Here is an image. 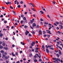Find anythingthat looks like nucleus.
I'll use <instances>...</instances> for the list:
<instances>
[{"instance_id":"f257e3e1","label":"nucleus","mask_w":63,"mask_h":63,"mask_svg":"<svg viewBox=\"0 0 63 63\" xmlns=\"http://www.w3.org/2000/svg\"><path fill=\"white\" fill-rule=\"evenodd\" d=\"M35 44V42L33 41L32 42L31 44V46H33Z\"/></svg>"},{"instance_id":"f03ea898","label":"nucleus","mask_w":63,"mask_h":63,"mask_svg":"<svg viewBox=\"0 0 63 63\" xmlns=\"http://www.w3.org/2000/svg\"><path fill=\"white\" fill-rule=\"evenodd\" d=\"M38 33L39 34L42 35V32L41 30H40L38 32Z\"/></svg>"},{"instance_id":"7ed1b4c3","label":"nucleus","mask_w":63,"mask_h":63,"mask_svg":"<svg viewBox=\"0 0 63 63\" xmlns=\"http://www.w3.org/2000/svg\"><path fill=\"white\" fill-rule=\"evenodd\" d=\"M36 26V24L35 23H33L32 24V27L34 28V27Z\"/></svg>"},{"instance_id":"20e7f679","label":"nucleus","mask_w":63,"mask_h":63,"mask_svg":"<svg viewBox=\"0 0 63 63\" xmlns=\"http://www.w3.org/2000/svg\"><path fill=\"white\" fill-rule=\"evenodd\" d=\"M26 32H25V34L26 35H28V34L29 33V32L27 31V30L26 31Z\"/></svg>"},{"instance_id":"39448f33","label":"nucleus","mask_w":63,"mask_h":63,"mask_svg":"<svg viewBox=\"0 0 63 63\" xmlns=\"http://www.w3.org/2000/svg\"><path fill=\"white\" fill-rule=\"evenodd\" d=\"M2 42L3 43L2 44V46L3 47H5L6 45V44L5 43H4V41H3Z\"/></svg>"},{"instance_id":"423d86ee","label":"nucleus","mask_w":63,"mask_h":63,"mask_svg":"<svg viewBox=\"0 0 63 63\" xmlns=\"http://www.w3.org/2000/svg\"><path fill=\"white\" fill-rule=\"evenodd\" d=\"M3 49L6 50H7L8 49V47H3Z\"/></svg>"},{"instance_id":"0eeeda50","label":"nucleus","mask_w":63,"mask_h":63,"mask_svg":"<svg viewBox=\"0 0 63 63\" xmlns=\"http://www.w3.org/2000/svg\"><path fill=\"white\" fill-rule=\"evenodd\" d=\"M29 4L30 5H32L33 7H35V6L32 3H30Z\"/></svg>"},{"instance_id":"6e6552de","label":"nucleus","mask_w":63,"mask_h":63,"mask_svg":"<svg viewBox=\"0 0 63 63\" xmlns=\"http://www.w3.org/2000/svg\"><path fill=\"white\" fill-rule=\"evenodd\" d=\"M42 48L43 49H45V47L44 46V45H42Z\"/></svg>"},{"instance_id":"1a4fd4ad","label":"nucleus","mask_w":63,"mask_h":63,"mask_svg":"<svg viewBox=\"0 0 63 63\" xmlns=\"http://www.w3.org/2000/svg\"><path fill=\"white\" fill-rule=\"evenodd\" d=\"M46 52L47 53H49V50L47 48H46Z\"/></svg>"},{"instance_id":"9d476101","label":"nucleus","mask_w":63,"mask_h":63,"mask_svg":"<svg viewBox=\"0 0 63 63\" xmlns=\"http://www.w3.org/2000/svg\"><path fill=\"white\" fill-rule=\"evenodd\" d=\"M23 20L24 21H25L27 19L25 17H23Z\"/></svg>"},{"instance_id":"9b49d317","label":"nucleus","mask_w":63,"mask_h":63,"mask_svg":"<svg viewBox=\"0 0 63 63\" xmlns=\"http://www.w3.org/2000/svg\"><path fill=\"white\" fill-rule=\"evenodd\" d=\"M20 16L22 18H23V17H24V15L22 14Z\"/></svg>"},{"instance_id":"f8f14e48","label":"nucleus","mask_w":63,"mask_h":63,"mask_svg":"<svg viewBox=\"0 0 63 63\" xmlns=\"http://www.w3.org/2000/svg\"><path fill=\"white\" fill-rule=\"evenodd\" d=\"M44 24L45 25H47L48 24V23H46V21H45V22L44 23Z\"/></svg>"},{"instance_id":"ddd939ff","label":"nucleus","mask_w":63,"mask_h":63,"mask_svg":"<svg viewBox=\"0 0 63 63\" xmlns=\"http://www.w3.org/2000/svg\"><path fill=\"white\" fill-rule=\"evenodd\" d=\"M40 28L39 26L38 25H37V27H36V28Z\"/></svg>"},{"instance_id":"4468645a","label":"nucleus","mask_w":63,"mask_h":63,"mask_svg":"<svg viewBox=\"0 0 63 63\" xmlns=\"http://www.w3.org/2000/svg\"><path fill=\"white\" fill-rule=\"evenodd\" d=\"M32 34H35V32L33 30L32 31Z\"/></svg>"},{"instance_id":"2eb2a0df","label":"nucleus","mask_w":63,"mask_h":63,"mask_svg":"<svg viewBox=\"0 0 63 63\" xmlns=\"http://www.w3.org/2000/svg\"><path fill=\"white\" fill-rule=\"evenodd\" d=\"M56 56L58 58L59 57V55L58 54H56Z\"/></svg>"},{"instance_id":"dca6fc26","label":"nucleus","mask_w":63,"mask_h":63,"mask_svg":"<svg viewBox=\"0 0 63 63\" xmlns=\"http://www.w3.org/2000/svg\"><path fill=\"white\" fill-rule=\"evenodd\" d=\"M3 36V34L1 33H0V37H2Z\"/></svg>"},{"instance_id":"f3484780","label":"nucleus","mask_w":63,"mask_h":63,"mask_svg":"<svg viewBox=\"0 0 63 63\" xmlns=\"http://www.w3.org/2000/svg\"><path fill=\"white\" fill-rule=\"evenodd\" d=\"M46 32L45 31H43V33L44 34H46Z\"/></svg>"},{"instance_id":"a211bd4d","label":"nucleus","mask_w":63,"mask_h":63,"mask_svg":"<svg viewBox=\"0 0 63 63\" xmlns=\"http://www.w3.org/2000/svg\"><path fill=\"white\" fill-rule=\"evenodd\" d=\"M60 26H61V29H63V26L62 25H60Z\"/></svg>"},{"instance_id":"6ab92c4d","label":"nucleus","mask_w":63,"mask_h":63,"mask_svg":"<svg viewBox=\"0 0 63 63\" xmlns=\"http://www.w3.org/2000/svg\"><path fill=\"white\" fill-rule=\"evenodd\" d=\"M38 61L36 60V59H35V60H34V61L35 62H37Z\"/></svg>"},{"instance_id":"aec40b11","label":"nucleus","mask_w":63,"mask_h":63,"mask_svg":"<svg viewBox=\"0 0 63 63\" xmlns=\"http://www.w3.org/2000/svg\"><path fill=\"white\" fill-rule=\"evenodd\" d=\"M5 2L6 3V5H8L9 4V3H8V2H6V1H5Z\"/></svg>"},{"instance_id":"412c9836","label":"nucleus","mask_w":63,"mask_h":63,"mask_svg":"<svg viewBox=\"0 0 63 63\" xmlns=\"http://www.w3.org/2000/svg\"><path fill=\"white\" fill-rule=\"evenodd\" d=\"M28 35H29V37H31V36H32V35L30 33H29L28 34Z\"/></svg>"},{"instance_id":"4be33fe9","label":"nucleus","mask_w":63,"mask_h":63,"mask_svg":"<svg viewBox=\"0 0 63 63\" xmlns=\"http://www.w3.org/2000/svg\"><path fill=\"white\" fill-rule=\"evenodd\" d=\"M10 7L11 9H13V7L12 6H10Z\"/></svg>"},{"instance_id":"5701e85b","label":"nucleus","mask_w":63,"mask_h":63,"mask_svg":"<svg viewBox=\"0 0 63 63\" xmlns=\"http://www.w3.org/2000/svg\"><path fill=\"white\" fill-rule=\"evenodd\" d=\"M40 12L42 14H43L44 13V12L42 11H40Z\"/></svg>"},{"instance_id":"b1692460","label":"nucleus","mask_w":63,"mask_h":63,"mask_svg":"<svg viewBox=\"0 0 63 63\" xmlns=\"http://www.w3.org/2000/svg\"><path fill=\"white\" fill-rule=\"evenodd\" d=\"M17 7L18 8H20L21 7V6L20 5H17Z\"/></svg>"},{"instance_id":"393cba45","label":"nucleus","mask_w":63,"mask_h":63,"mask_svg":"<svg viewBox=\"0 0 63 63\" xmlns=\"http://www.w3.org/2000/svg\"><path fill=\"white\" fill-rule=\"evenodd\" d=\"M59 54H61V52L60 50H59Z\"/></svg>"},{"instance_id":"a878e982","label":"nucleus","mask_w":63,"mask_h":63,"mask_svg":"<svg viewBox=\"0 0 63 63\" xmlns=\"http://www.w3.org/2000/svg\"><path fill=\"white\" fill-rule=\"evenodd\" d=\"M42 60L41 59H39V61L40 62H41L42 61Z\"/></svg>"},{"instance_id":"bb28decb","label":"nucleus","mask_w":63,"mask_h":63,"mask_svg":"<svg viewBox=\"0 0 63 63\" xmlns=\"http://www.w3.org/2000/svg\"><path fill=\"white\" fill-rule=\"evenodd\" d=\"M58 32L60 34H61V32H60L59 31H58Z\"/></svg>"},{"instance_id":"cd10ccee","label":"nucleus","mask_w":63,"mask_h":63,"mask_svg":"<svg viewBox=\"0 0 63 63\" xmlns=\"http://www.w3.org/2000/svg\"><path fill=\"white\" fill-rule=\"evenodd\" d=\"M55 22L57 23V24L58 25H59V22H57V21H56Z\"/></svg>"},{"instance_id":"c85d7f7f","label":"nucleus","mask_w":63,"mask_h":63,"mask_svg":"<svg viewBox=\"0 0 63 63\" xmlns=\"http://www.w3.org/2000/svg\"><path fill=\"white\" fill-rule=\"evenodd\" d=\"M24 27L25 28H27L28 27V26L26 25H25L24 26Z\"/></svg>"},{"instance_id":"c756f323","label":"nucleus","mask_w":63,"mask_h":63,"mask_svg":"<svg viewBox=\"0 0 63 63\" xmlns=\"http://www.w3.org/2000/svg\"><path fill=\"white\" fill-rule=\"evenodd\" d=\"M57 43L58 44V45H60V42L58 41H57Z\"/></svg>"},{"instance_id":"7c9ffc66","label":"nucleus","mask_w":63,"mask_h":63,"mask_svg":"<svg viewBox=\"0 0 63 63\" xmlns=\"http://www.w3.org/2000/svg\"><path fill=\"white\" fill-rule=\"evenodd\" d=\"M3 48V46H1L0 47V49H2Z\"/></svg>"},{"instance_id":"2f4dec72","label":"nucleus","mask_w":63,"mask_h":63,"mask_svg":"<svg viewBox=\"0 0 63 63\" xmlns=\"http://www.w3.org/2000/svg\"><path fill=\"white\" fill-rule=\"evenodd\" d=\"M23 20H21V24H23Z\"/></svg>"},{"instance_id":"473e14b6","label":"nucleus","mask_w":63,"mask_h":63,"mask_svg":"<svg viewBox=\"0 0 63 63\" xmlns=\"http://www.w3.org/2000/svg\"><path fill=\"white\" fill-rule=\"evenodd\" d=\"M35 52L36 53H37L38 52H39V51H38V50H35Z\"/></svg>"},{"instance_id":"72a5a7b5","label":"nucleus","mask_w":63,"mask_h":63,"mask_svg":"<svg viewBox=\"0 0 63 63\" xmlns=\"http://www.w3.org/2000/svg\"><path fill=\"white\" fill-rule=\"evenodd\" d=\"M58 61L60 62V59H58V58H57V61Z\"/></svg>"},{"instance_id":"f704fd0d","label":"nucleus","mask_w":63,"mask_h":63,"mask_svg":"<svg viewBox=\"0 0 63 63\" xmlns=\"http://www.w3.org/2000/svg\"><path fill=\"white\" fill-rule=\"evenodd\" d=\"M30 27L33 30V28L32 26H31V25H30Z\"/></svg>"},{"instance_id":"c9c22d12","label":"nucleus","mask_w":63,"mask_h":63,"mask_svg":"<svg viewBox=\"0 0 63 63\" xmlns=\"http://www.w3.org/2000/svg\"><path fill=\"white\" fill-rule=\"evenodd\" d=\"M60 24L61 25H63V24L62 23V22L61 21H60Z\"/></svg>"},{"instance_id":"e433bc0d","label":"nucleus","mask_w":63,"mask_h":63,"mask_svg":"<svg viewBox=\"0 0 63 63\" xmlns=\"http://www.w3.org/2000/svg\"><path fill=\"white\" fill-rule=\"evenodd\" d=\"M4 23L5 24H6L7 23V21H5V20H4Z\"/></svg>"},{"instance_id":"4c0bfd02","label":"nucleus","mask_w":63,"mask_h":63,"mask_svg":"<svg viewBox=\"0 0 63 63\" xmlns=\"http://www.w3.org/2000/svg\"><path fill=\"white\" fill-rule=\"evenodd\" d=\"M40 20L41 21H44V20L42 18H41L40 19Z\"/></svg>"},{"instance_id":"58836bf2","label":"nucleus","mask_w":63,"mask_h":63,"mask_svg":"<svg viewBox=\"0 0 63 63\" xmlns=\"http://www.w3.org/2000/svg\"><path fill=\"white\" fill-rule=\"evenodd\" d=\"M12 12H13L14 14H15L16 12L14 10H12Z\"/></svg>"},{"instance_id":"ea45409f","label":"nucleus","mask_w":63,"mask_h":63,"mask_svg":"<svg viewBox=\"0 0 63 63\" xmlns=\"http://www.w3.org/2000/svg\"><path fill=\"white\" fill-rule=\"evenodd\" d=\"M30 22H31L32 24L33 21L32 20H30Z\"/></svg>"},{"instance_id":"a19ab883","label":"nucleus","mask_w":63,"mask_h":63,"mask_svg":"<svg viewBox=\"0 0 63 63\" xmlns=\"http://www.w3.org/2000/svg\"><path fill=\"white\" fill-rule=\"evenodd\" d=\"M50 49H51V50H54V48H53V47H52L50 48Z\"/></svg>"},{"instance_id":"79ce46f5","label":"nucleus","mask_w":63,"mask_h":63,"mask_svg":"<svg viewBox=\"0 0 63 63\" xmlns=\"http://www.w3.org/2000/svg\"><path fill=\"white\" fill-rule=\"evenodd\" d=\"M48 47H49L50 48L51 47V46H50V45H48Z\"/></svg>"},{"instance_id":"37998d69","label":"nucleus","mask_w":63,"mask_h":63,"mask_svg":"<svg viewBox=\"0 0 63 63\" xmlns=\"http://www.w3.org/2000/svg\"><path fill=\"white\" fill-rule=\"evenodd\" d=\"M32 10L34 12L35 11V10L34 9V8H32Z\"/></svg>"},{"instance_id":"c03bdc74","label":"nucleus","mask_w":63,"mask_h":63,"mask_svg":"<svg viewBox=\"0 0 63 63\" xmlns=\"http://www.w3.org/2000/svg\"><path fill=\"white\" fill-rule=\"evenodd\" d=\"M0 52L1 53H4V51H3V50H1Z\"/></svg>"},{"instance_id":"a18cd8bd","label":"nucleus","mask_w":63,"mask_h":63,"mask_svg":"<svg viewBox=\"0 0 63 63\" xmlns=\"http://www.w3.org/2000/svg\"><path fill=\"white\" fill-rule=\"evenodd\" d=\"M29 56L30 57L32 56V53H31L30 54Z\"/></svg>"},{"instance_id":"49530a36","label":"nucleus","mask_w":63,"mask_h":63,"mask_svg":"<svg viewBox=\"0 0 63 63\" xmlns=\"http://www.w3.org/2000/svg\"><path fill=\"white\" fill-rule=\"evenodd\" d=\"M36 55H37V56L38 57H39V56L38 54H36Z\"/></svg>"},{"instance_id":"de8ad7c7","label":"nucleus","mask_w":63,"mask_h":63,"mask_svg":"<svg viewBox=\"0 0 63 63\" xmlns=\"http://www.w3.org/2000/svg\"><path fill=\"white\" fill-rule=\"evenodd\" d=\"M20 61H18L17 62H16V63H20Z\"/></svg>"},{"instance_id":"09e8293b","label":"nucleus","mask_w":63,"mask_h":63,"mask_svg":"<svg viewBox=\"0 0 63 63\" xmlns=\"http://www.w3.org/2000/svg\"><path fill=\"white\" fill-rule=\"evenodd\" d=\"M55 61H57V59L56 58H55Z\"/></svg>"},{"instance_id":"8fccbe9b","label":"nucleus","mask_w":63,"mask_h":63,"mask_svg":"<svg viewBox=\"0 0 63 63\" xmlns=\"http://www.w3.org/2000/svg\"><path fill=\"white\" fill-rule=\"evenodd\" d=\"M8 4H11V2H8Z\"/></svg>"},{"instance_id":"3c124183","label":"nucleus","mask_w":63,"mask_h":63,"mask_svg":"<svg viewBox=\"0 0 63 63\" xmlns=\"http://www.w3.org/2000/svg\"><path fill=\"white\" fill-rule=\"evenodd\" d=\"M15 45L14 44H13L12 45V47H15Z\"/></svg>"},{"instance_id":"603ef678","label":"nucleus","mask_w":63,"mask_h":63,"mask_svg":"<svg viewBox=\"0 0 63 63\" xmlns=\"http://www.w3.org/2000/svg\"><path fill=\"white\" fill-rule=\"evenodd\" d=\"M20 3H21V4H23V1H21V2H20Z\"/></svg>"},{"instance_id":"864d4df0","label":"nucleus","mask_w":63,"mask_h":63,"mask_svg":"<svg viewBox=\"0 0 63 63\" xmlns=\"http://www.w3.org/2000/svg\"><path fill=\"white\" fill-rule=\"evenodd\" d=\"M55 51L56 53H57L58 52V51L57 50H55Z\"/></svg>"},{"instance_id":"5fc2aeb1","label":"nucleus","mask_w":63,"mask_h":63,"mask_svg":"<svg viewBox=\"0 0 63 63\" xmlns=\"http://www.w3.org/2000/svg\"><path fill=\"white\" fill-rule=\"evenodd\" d=\"M33 16L35 18L36 17V16H35V14H33Z\"/></svg>"},{"instance_id":"6e6d98bb","label":"nucleus","mask_w":63,"mask_h":63,"mask_svg":"<svg viewBox=\"0 0 63 63\" xmlns=\"http://www.w3.org/2000/svg\"><path fill=\"white\" fill-rule=\"evenodd\" d=\"M5 58L6 59H8L7 57H5Z\"/></svg>"},{"instance_id":"4d7b16f0","label":"nucleus","mask_w":63,"mask_h":63,"mask_svg":"<svg viewBox=\"0 0 63 63\" xmlns=\"http://www.w3.org/2000/svg\"><path fill=\"white\" fill-rule=\"evenodd\" d=\"M22 53V51H20V54Z\"/></svg>"},{"instance_id":"13d9d810","label":"nucleus","mask_w":63,"mask_h":63,"mask_svg":"<svg viewBox=\"0 0 63 63\" xmlns=\"http://www.w3.org/2000/svg\"><path fill=\"white\" fill-rule=\"evenodd\" d=\"M3 17V15H0V17H1V18L2 17Z\"/></svg>"},{"instance_id":"bf43d9fd","label":"nucleus","mask_w":63,"mask_h":63,"mask_svg":"<svg viewBox=\"0 0 63 63\" xmlns=\"http://www.w3.org/2000/svg\"><path fill=\"white\" fill-rule=\"evenodd\" d=\"M47 33H49L50 34H51V33L50 32H47Z\"/></svg>"},{"instance_id":"052dcab7","label":"nucleus","mask_w":63,"mask_h":63,"mask_svg":"<svg viewBox=\"0 0 63 63\" xmlns=\"http://www.w3.org/2000/svg\"><path fill=\"white\" fill-rule=\"evenodd\" d=\"M43 10L44 11H45V12H46V10H45V9L44 8L43 9Z\"/></svg>"},{"instance_id":"680f3d73","label":"nucleus","mask_w":63,"mask_h":63,"mask_svg":"<svg viewBox=\"0 0 63 63\" xmlns=\"http://www.w3.org/2000/svg\"><path fill=\"white\" fill-rule=\"evenodd\" d=\"M1 8L2 9H5V7H1Z\"/></svg>"},{"instance_id":"e2e57ef3","label":"nucleus","mask_w":63,"mask_h":63,"mask_svg":"<svg viewBox=\"0 0 63 63\" xmlns=\"http://www.w3.org/2000/svg\"><path fill=\"white\" fill-rule=\"evenodd\" d=\"M47 36V35L46 34H44V37H46Z\"/></svg>"},{"instance_id":"0e129e2a","label":"nucleus","mask_w":63,"mask_h":63,"mask_svg":"<svg viewBox=\"0 0 63 63\" xmlns=\"http://www.w3.org/2000/svg\"><path fill=\"white\" fill-rule=\"evenodd\" d=\"M54 25L56 26H57V25L56 24V23H54Z\"/></svg>"},{"instance_id":"69168bd1","label":"nucleus","mask_w":63,"mask_h":63,"mask_svg":"<svg viewBox=\"0 0 63 63\" xmlns=\"http://www.w3.org/2000/svg\"><path fill=\"white\" fill-rule=\"evenodd\" d=\"M56 29H57V30H59V28L58 27H57Z\"/></svg>"},{"instance_id":"338daca9","label":"nucleus","mask_w":63,"mask_h":63,"mask_svg":"<svg viewBox=\"0 0 63 63\" xmlns=\"http://www.w3.org/2000/svg\"><path fill=\"white\" fill-rule=\"evenodd\" d=\"M32 51L34 52V49H33L32 50Z\"/></svg>"},{"instance_id":"774afa93","label":"nucleus","mask_w":63,"mask_h":63,"mask_svg":"<svg viewBox=\"0 0 63 63\" xmlns=\"http://www.w3.org/2000/svg\"><path fill=\"white\" fill-rule=\"evenodd\" d=\"M6 62L7 63H8L9 62V61H6Z\"/></svg>"}]
</instances>
